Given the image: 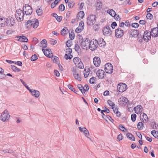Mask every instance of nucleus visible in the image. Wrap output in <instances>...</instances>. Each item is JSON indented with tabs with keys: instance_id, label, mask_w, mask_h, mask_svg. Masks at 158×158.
Wrapping results in <instances>:
<instances>
[{
	"instance_id": "1",
	"label": "nucleus",
	"mask_w": 158,
	"mask_h": 158,
	"mask_svg": "<svg viewBox=\"0 0 158 158\" xmlns=\"http://www.w3.org/2000/svg\"><path fill=\"white\" fill-rule=\"evenodd\" d=\"M89 48L92 51L95 50L98 46V40L95 39H93L89 41Z\"/></svg>"
},
{
	"instance_id": "2",
	"label": "nucleus",
	"mask_w": 158,
	"mask_h": 158,
	"mask_svg": "<svg viewBox=\"0 0 158 158\" xmlns=\"http://www.w3.org/2000/svg\"><path fill=\"white\" fill-rule=\"evenodd\" d=\"M25 13L23 11L20 9H19L16 10L15 16L17 20L20 22L23 19L24 15Z\"/></svg>"
},
{
	"instance_id": "3",
	"label": "nucleus",
	"mask_w": 158,
	"mask_h": 158,
	"mask_svg": "<svg viewBox=\"0 0 158 158\" xmlns=\"http://www.w3.org/2000/svg\"><path fill=\"white\" fill-rule=\"evenodd\" d=\"M25 6L23 7V11L26 15H30L32 13V10L31 7L29 5L26 4Z\"/></svg>"
},
{
	"instance_id": "4",
	"label": "nucleus",
	"mask_w": 158,
	"mask_h": 158,
	"mask_svg": "<svg viewBox=\"0 0 158 158\" xmlns=\"http://www.w3.org/2000/svg\"><path fill=\"white\" fill-rule=\"evenodd\" d=\"M96 16L94 15H90L87 18V23L88 25L92 26L96 22Z\"/></svg>"
},
{
	"instance_id": "5",
	"label": "nucleus",
	"mask_w": 158,
	"mask_h": 158,
	"mask_svg": "<svg viewBox=\"0 0 158 158\" xmlns=\"http://www.w3.org/2000/svg\"><path fill=\"white\" fill-rule=\"evenodd\" d=\"M105 70L106 73H112L113 71V67L112 64L110 63L106 64L105 65Z\"/></svg>"
},
{
	"instance_id": "6",
	"label": "nucleus",
	"mask_w": 158,
	"mask_h": 158,
	"mask_svg": "<svg viewBox=\"0 0 158 158\" xmlns=\"http://www.w3.org/2000/svg\"><path fill=\"white\" fill-rule=\"evenodd\" d=\"M10 117V115L8 113V110L6 109L4 110L1 116V120L3 122L8 120Z\"/></svg>"
},
{
	"instance_id": "7",
	"label": "nucleus",
	"mask_w": 158,
	"mask_h": 158,
	"mask_svg": "<svg viewBox=\"0 0 158 158\" xmlns=\"http://www.w3.org/2000/svg\"><path fill=\"white\" fill-rule=\"evenodd\" d=\"M117 88L119 92H123L127 90V86L125 83H121L118 85Z\"/></svg>"
},
{
	"instance_id": "8",
	"label": "nucleus",
	"mask_w": 158,
	"mask_h": 158,
	"mask_svg": "<svg viewBox=\"0 0 158 158\" xmlns=\"http://www.w3.org/2000/svg\"><path fill=\"white\" fill-rule=\"evenodd\" d=\"M149 31H144L143 36L142 37L146 42H148L151 38V34Z\"/></svg>"
},
{
	"instance_id": "9",
	"label": "nucleus",
	"mask_w": 158,
	"mask_h": 158,
	"mask_svg": "<svg viewBox=\"0 0 158 158\" xmlns=\"http://www.w3.org/2000/svg\"><path fill=\"white\" fill-rule=\"evenodd\" d=\"M124 31L121 28H118L116 29L115 31V36L118 38H121L124 35Z\"/></svg>"
},
{
	"instance_id": "10",
	"label": "nucleus",
	"mask_w": 158,
	"mask_h": 158,
	"mask_svg": "<svg viewBox=\"0 0 158 158\" xmlns=\"http://www.w3.org/2000/svg\"><path fill=\"white\" fill-rule=\"evenodd\" d=\"M102 31L104 35L107 36L110 34L111 31L109 27L106 26L103 28Z\"/></svg>"
},
{
	"instance_id": "11",
	"label": "nucleus",
	"mask_w": 158,
	"mask_h": 158,
	"mask_svg": "<svg viewBox=\"0 0 158 158\" xmlns=\"http://www.w3.org/2000/svg\"><path fill=\"white\" fill-rule=\"evenodd\" d=\"M9 20L7 18H0V25L1 27H5L9 23Z\"/></svg>"
},
{
	"instance_id": "12",
	"label": "nucleus",
	"mask_w": 158,
	"mask_h": 158,
	"mask_svg": "<svg viewBox=\"0 0 158 158\" xmlns=\"http://www.w3.org/2000/svg\"><path fill=\"white\" fill-rule=\"evenodd\" d=\"M150 32L153 37H156L158 36V27H154L151 29Z\"/></svg>"
},
{
	"instance_id": "13",
	"label": "nucleus",
	"mask_w": 158,
	"mask_h": 158,
	"mask_svg": "<svg viewBox=\"0 0 158 158\" xmlns=\"http://www.w3.org/2000/svg\"><path fill=\"white\" fill-rule=\"evenodd\" d=\"M140 118L143 123H146L148 121V117L144 113H141L140 115Z\"/></svg>"
},
{
	"instance_id": "14",
	"label": "nucleus",
	"mask_w": 158,
	"mask_h": 158,
	"mask_svg": "<svg viewBox=\"0 0 158 158\" xmlns=\"http://www.w3.org/2000/svg\"><path fill=\"white\" fill-rule=\"evenodd\" d=\"M139 32L138 30L132 29L130 32V36L131 37H136L138 36Z\"/></svg>"
},
{
	"instance_id": "15",
	"label": "nucleus",
	"mask_w": 158,
	"mask_h": 158,
	"mask_svg": "<svg viewBox=\"0 0 158 158\" xmlns=\"http://www.w3.org/2000/svg\"><path fill=\"white\" fill-rule=\"evenodd\" d=\"M105 73L102 69L98 70L96 73V75L99 79H103L104 77Z\"/></svg>"
},
{
	"instance_id": "16",
	"label": "nucleus",
	"mask_w": 158,
	"mask_h": 158,
	"mask_svg": "<svg viewBox=\"0 0 158 158\" xmlns=\"http://www.w3.org/2000/svg\"><path fill=\"white\" fill-rule=\"evenodd\" d=\"M94 64L96 67L99 66L101 63V60L100 58L98 56L94 57L93 59Z\"/></svg>"
},
{
	"instance_id": "17",
	"label": "nucleus",
	"mask_w": 158,
	"mask_h": 158,
	"mask_svg": "<svg viewBox=\"0 0 158 158\" xmlns=\"http://www.w3.org/2000/svg\"><path fill=\"white\" fill-rule=\"evenodd\" d=\"M89 42V40L87 38H86L85 41H82L81 42V44L82 48L84 49L86 48H87V46H88Z\"/></svg>"
},
{
	"instance_id": "18",
	"label": "nucleus",
	"mask_w": 158,
	"mask_h": 158,
	"mask_svg": "<svg viewBox=\"0 0 158 158\" xmlns=\"http://www.w3.org/2000/svg\"><path fill=\"white\" fill-rule=\"evenodd\" d=\"M29 92L33 96H35L36 98H37L40 96V93L38 90L32 89L31 90H29Z\"/></svg>"
},
{
	"instance_id": "19",
	"label": "nucleus",
	"mask_w": 158,
	"mask_h": 158,
	"mask_svg": "<svg viewBox=\"0 0 158 158\" xmlns=\"http://www.w3.org/2000/svg\"><path fill=\"white\" fill-rule=\"evenodd\" d=\"M143 107L141 105H137L134 108L135 113L137 114L140 113L142 111Z\"/></svg>"
},
{
	"instance_id": "20",
	"label": "nucleus",
	"mask_w": 158,
	"mask_h": 158,
	"mask_svg": "<svg viewBox=\"0 0 158 158\" xmlns=\"http://www.w3.org/2000/svg\"><path fill=\"white\" fill-rule=\"evenodd\" d=\"M98 42V45L101 47H104L106 45V43L102 38L99 39Z\"/></svg>"
},
{
	"instance_id": "21",
	"label": "nucleus",
	"mask_w": 158,
	"mask_h": 158,
	"mask_svg": "<svg viewBox=\"0 0 158 158\" xmlns=\"http://www.w3.org/2000/svg\"><path fill=\"white\" fill-rule=\"evenodd\" d=\"M73 73L74 78L78 81H81V76L78 74V73L76 70H74L73 71Z\"/></svg>"
},
{
	"instance_id": "22",
	"label": "nucleus",
	"mask_w": 158,
	"mask_h": 158,
	"mask_svg": "<svg viewBox=\"0 0 158 158\" xmlns=\"http://www.w3.org/2000/svg\"><path fill=\"white\" fill-rule=\"evenodd\" d=\"M102 4L101 2L100 1H98L95 4L97 10H101L102 7Z\"/></svg>"
},
{
	"instance_id": "23",
	"label": "nucleus",
	"mask_w": 158,
	"mask_h": 158,
	"mask_svg": "<svg viewBox=\"0 0 158 158\" xmlns=\"http://www.w3.org/2000/svg\"><path fill=\"white\" fill-rule=\"evenodd\" d=\"M85 14L83 11H81L79 12L77 15V18L78 19L80 20L82 19L84 16Z\"/></svg>"
},
{
	"instance_id": "24",
	"label": "nucleus",
	"mask_w": 158,
	"mask_h": 158,
	"mask_svg": "<svg viewBox=\"0 0 158 158\" xmlns=\"http://www.w3.org/2000/svg\"><path fill=\"white\" fill-rule=\"evenodd\" d=\"M68 30L66 27H65L61 31V34L62 35L65 36L69 32Z\"/></svg>"
},
{
	"instance_id": "25",
	"label": "nucleus",
	"mask_w": 158,
	"mask_h": 158,
	"mask_svg": "<svg viewBox=\"0 0 158 158\" xmlns=\"http://www.w3.org/2000/svg\"><path fill=\"white\" fill-rule=\"evenodd\" d=\"M19 38L18 40L20 41L25 42H27L28 41V39L26 37L22 35L19 37Z\"/></svg>"
},
{
	"instance_id": "26",
	"label": "nucleus",
	"mask_w": 158,
	"mask_h": 158,
	"mask_svg": "<svg viewBox=\"0 0 158 158\" xmlns=\"http://www.w3.org/2000/svg\"><path fill=\"white\" fill-rule=\"evenodd\" d=\"M90 71V70L88 68H87V69H86V68L85 69L84 72V75L85 78H86L88 76V75L89 74Z\"/></svg>"
},
{
	"instance_id": "27",
	"label": "nucleus",
	"mask_w": 158,
	"mask_h": 158,
	"mask_svg": "<svg viewBox=\"0 0 158 158\" xmlns=\"http://www.w3.org/2000/svg\"><path fill=\"white\" fill-rule=\"evenodd\" d=\"M42 50L43 51L45 55L47 57H49V58H51L52 57L53 54L52 53L50 54L48 52H47L45 50V49L43 48H42Z\"/></svg>"
},
{
	"instance_id": "28",
	"label": "nucleus",
	"mask_w": 158,
	"mask_h": 158,
	"mask_svg": "<svg viewBox=\"0 0 158 158\" xmlns=\"http://www.w3.org/2000/svg\"><path fill=\"white\" fill-rule=\"evenodd\" d=\"M107 12L113 17L116 15L115 11L113 9H110L107 11Z\"/></svg>"
},
{
	"instance_id": "29",
	"label": "nucleus",
	"mask_w": 158,
	"mask_h": 158,
	"mask_svg": "<svg viewBox=\"0 0 158 158\" xmlns=\"http://www.w3.org/2000/svg\"><path fill=\"white\" fill-rule=\"evenodd\" d=\"M127 138L129 139L130 140L134 141L135 140V137L131 134L130 133H127Z\"/></svg>"
},
{
	"instance_id": "30",
	"label": "nucleus",
	"mask_w": 158,
	"mask_h": 158,
	"mask_svg": "<svg viewBox=\"0 0 158 158\" xmlns=\"http://www.w3.org/2000/svg\"><path fill=\"white\" fill-rule=\"evenodd\" d=\"M121 103L122 102H124L123 104H124V105L127 104L129 101L128 99L124 97H122V98H121Z\"/></svg>"
},
{
	"instance_id": "31",
	"label": "nucleus",
	"mask_w": 158,
	"mask_h": 158,
	"mask_svg": "<svg viewBox=\"0 0 158 158\" xmlns=\"http://www.w3.org/2000/svg\"><path fill=\"white\" fill-rule=\"evenodd\" d=\"M41 46L43 48H46L47 46V42L46 40L44 39L41 42Z\"/></svg>"
},
{
	"instance_id": "32",
	"label": "nucleus",
	"mask_w": 158,
	"mask_h": 158,
	"mask_svg": "<svg viewBox=\"0 0 158 158\" xmlns=\"http://www.w3.org/2000/svg\"><path fill=\"white\" fill-rule=\"evenodd\" d=\"M69 37L71 40H73L75 37V34L74 31L72 30L71 32H69Z\"/></svg>"
},
{
	"instance_id": "33",
	"label": "nucleus",
	"mask_w": 158,
	"mask_h": 158,
	"mask_svg": "<svg viewBox=\"0 0 158 158\" xmlns=\"http://www.w3.org/2000/svg\"><path fill=\"white\" fill-rule=\"evenodd\" d=\"M34 22L33 21L32 22L31 20H29L27 22V23L26 24V26L27 28H30L33 24V22Z\"/></svg>"
},
{
	"instance_id": "34",
	"label": "nucleus",
	"mask_w": 158,
	"mask_h": 158,
	"mask_svg": "<svg viewBox=\"0 0 158 158\" xmlns=\"http://www.w3.org/2000/svg\"><path fill=\"white\" fill-rule=\"evenodd\" d=\"M144 127V124L142 123V122H139L137 124V128L139 130L143 129Z\"/></svg>"
},
{
	"instance_id": "35",
	"label": "nucleus",
	"mask_w": 158,
	"mask_h": 158,
	"mask_svg": "<svg viewBox=\"0 0 158 158\" xmlns=\"http://www.w3.org/2000/svg\"><path fill=\"white\" fill-rule=\"evenodd\" d=\"M35 22L33 23V27L34 28H36L39 25L38 20L37 19H35Z\"/></svg>"
},
{
	"instance_id": "36",
	"label": "nucleus",
	"mask_w": 158,
	"mask_h": 158,
	"mask_svg": "<svg viewBox=\"0 0 158 158\" xmlns=\"http://www.w3.org/2000/svg\"><path fill=\"white\" fill-rule=\"evenodd\" d=\"M75 5V2L73 1L70 0L69 2L68 3L69 7L70 8H73Z\"/></svg>"
},
{
	"instance_id": "37",
	"label": "nucleus",
	"mask_w": 158,
	"mask_h": 158,
	"mask_svg": "<svg viewBox=\"0 0 158 158\" xmlns=\"http://www.w3.org/2000/svg\"><path fill=\"white\" fill-rule=\"evenodd\" d=\"M11 68L12 70L15 72L17 71L18 72L20 71L21 70L20 69L18 68L16 66L13 65H11Z\"/></svg>"
},
{
	"instance_id": "38",
	"label": "nucleus",
	"mask_w": 158,
	"mask_h": 158,
	"mask_svg": "<svg viewBox=\"0 0 158 158\" xmlns=\"http://www.w3.org/2000/svg\"><path fill=\"white\" fill-rule=\"evenodd\" d=\"M68 87L71 90L73 91L74 93L77 94V93L76 90L75 88H73V86L71 85H68Z\"/></svg>"
},
{
	"instance_id": "39",
	"label": "nucleus",
	"mask_w": 158,
	"mask_h": 158,
	"mask_svg": "<svg viewBox=\"0 0 158 158\" xmlns=\"http://www.w3.org/2000/svg\"><path fill=\"white\" fill-rule=\"evenodd\" d=\"M108 104L111 106L112 107V109H114L115 106L114 103L111 101L108 100L107 101Z\"/></svg>"
},
{
	"instance_id": "40",
	"label": "nucleus",
	"mask_w": 158,
	"mask_h": 158,
	"mask_svg": "<svg viewBox=\"0 0 158 158\" xmlns=\"http://www.w3.org/2000/svg\"><path fill=\"white\" fill-rule=\"evenodd\" d=\"M119 129L122 131L124 132H126L127 131V129H125L124 127H123L122 125L120 124L119 125Z\"/></svg>"
},
{
	"instance_id": "41",
	"label": "nucleus",
	"mask_w": 158,
	"mask_h": 158,
	"mask_svg": "<svg viewBox=\"0 0 158 158\" xmlns=\"http://www.w3.org/2000/svg\"><path fill=\"white\" fill-rule=\"evenodd\" d=\"M36 11L38 16H41L42 15L43 11L42 9L39 8L38 9L36 10Z\"/></svg>"
},
{
	"instance_id": "42",
	"label": "nucleus",
	"mask_w": 158,
	"mask_h": 158,
	"mask_svg": "<svg viewBox=\"0 0 158 158\" xmlns=\"http://www.w3.org/2000/svg\"><path fill=\"white\" fill-rule=\"evenodd\" d=\"M73 61L75 64H77L80 61H81V59L78 57H75L73 60Z\"/></svg>"
},
{
	"instance_id": "43",
	"label": "nucleus",
	"mask_w": 158,
	"mask_h": 158,
	"mask_svg": "<svg viewBox=\"0 0 158 158\" xmlns=\"http://www.w3.org/2000/svg\"><path fill=\"white\" fill-rule=\"evenodd\" d=\"M9 23L8 24H9L10 26H13L15 23L14 19L13 18H11L9 19Z\"/></svg>"
},
{
	"instance_id": "44",
	"label": "nucleus",
	"mask_w": 158,
	"mask_h": 158,
	"mask_svg": "<svg viewBox=\"0 0 158 158\" xmlns=\"http://www.w3.org/2000/svg\"><path fill=\"white\" fill-rule=\"evenodd\" d=\"M83 30V28L82 27H81L80 26H79L75 29V32L77 33H79L81 32Z\"/></svg>"
},
{
	"instance_id": "45",
	"label": "nucleus",
	"mask_w": 158,
	"mask_h": 158,
	"mask_svg": "<svg viewBox=\"0 0 158 158\" xmlns=\"http://www.w3.org/2000/svg\"><path fill=\"white\" fill-rule=\"evenodd\" d=\"M65 9V6L63 4H60L59 6V10L61 11H63Z\"/></svg>"
},
{
	"instance_id": "46",
	"label": "nucleus",
	"mask_w": 158,
	"mask_h": 158,
	"mask_svg": "<svg viewBox=\"0 0 158 158\" xmlns=\"http://www.w3.org/2000/svg\"><path fill=\"white\" fill-rule=\"evenodd\" d=\"M136 115L135 114H132L131 115V120L134 122H135L136 119Z\"/></svg>"
},
{
	"instance_id": "47",
	"label": "nucleus",
	"mask_w": 158,
	"mask_h": 158,
	"mask_svg": "<svg viewBox=\"0 0 158 158\" xmlns=\"http://www.w3.org/2000/svg\"><path fill=\"white\" fill-rule=\"evenodd\" d=\"M37 59L38 57L37 55L35 54H34L32 56L31 60V61H33L36 60Z\"/></svg>"
},
{
	"instance_id": "48",
	"label": "nucleus",
	"mask_w": 158,
	"mask_h": 158,
	"mask_svg": "<svg viewBox=\"0 0 158 158\" xmlns=\"http://www.w3.org/2000/svg\"><path fill=\"white\" fill-rule=\"evenodd\" d=\"M66 46L68 47H70L72 44V42L70 40H68L66 43Z\"/></svg>"
},
{
	"instance_id": "49",
	"label": "nucleus",
	"mask_w": 158,
	"mask_h": 158,
	"mask_svg": "<svg viewBox=\"0 0 158 158\" xmlns=\"http://www.w3.org/2000/svg\"><path fill=\"white\" fill-rule=\"evenodd\" d=\"M77 88L80 89L82 94H83L84 90L81 84H78L77 85Z\"/></svg>"
},
{
	"instance_id": "50",
	"label": "nucleus",
	"mask_w": 158,
	"mask_h": 158,
	"mask_svg": "<svg viewBox=\"0 0 158 158\" xmlns=\"http://www.w3.org/2000/svg\"><path fill=\"white\" fill-rule=\"evenodd\" d=\"M146 17L147 19H152L153 18V16L151 14L148 13L146 15Z\"/></svg>"
},
{
	"instance_id": "51",
	"label": "nucleus",
	"mask_w": 158,
	"mask_h": 158,
	"mask_svg": "<svg viewBox=\"0 0 158 158\" xmlns=\"http://www.w3.org/2000/svg\"><path fill=\"white\" fill-rule=\"evenodd\" d=\"M131 26L132 27L136 28L139 27V24L137 23H133L131 24Z\"/></svg>"
},
{
	"instance_id": "52",
	"label": "nucleus",
	"mask_w": 158,
	"mask_h": 158,
	"mask_svg": "<svg viewBox=\"0 0 158 158\" xmlns=\"http://www.w3.org/2000/svg\"><path fill=\"white\" fill-rule=\"evenodd\" d=\"M6 75L4 74L2 71L0 72V79H2L4 78L5 77Z\"/></svg>"
},
{
	"instance_id": "53",
	"label": "nucleus",
	"mask_w": 158,
	"mask_h": 158,
	"mask_svg": "<svg viewBox=\"0 0 158 158\" xmlns=\"http://www.w3.org/2000/svg\"><path fill=\"white\" fill-rule=\"evenodd\" d=\"M89 89V86L87 84L85 85L83 88V89L84 90L83 93H85L84 91H87Z\"/></svg>"
},
{
	"instance_id": "54",
	"label": "nucleus",
	"mask_w": 158,
	"mask_h": 158,
	"mask_svg": "<svg viewBox=\"0 0 158 158\" xmlns=\"http://www.w3.org/2000/svg\"><path fill=\"white\" fill-rule=\"evenodd\" d=\"M77 66L79 68L82 69L83 68L84 66L83 64L82 63H80V61L79 62V63L78 62L77 64Z\"/></svg>"
},
{
	"instance_id": "55",
	"label": "nucleus",
	"mask_w": 158,
	"mask_h": 158,
	"mask_svg": "<svg viewBox=\"0 0 158 158\" xmlns=\"http://www.w3.org/2000/svg\"><path fill=\"white\" fill-rule=\"evenodd\" d=\"M75 51L78 52L80 49V48L79 46L77 44H76L75 45Z\"/></svg>"
},
{
	"instance_id": "56",
	"label": "nucleus",
	"mask_w": 158,
	"mask_h": 158,
	"mask_svg": "<svg viewBox=\"0 0 158 158\" xmlns=\"http://www.w3.org/2000/svg\"><path fill=\"white\" fill-rule=\"evenodd\" d=\"M95 78L94 77H92L90 78L89 80V82L91 84H94L95 81Z\"/></svg>"
},
{
	"instance_id": "57",
	"label": "nucleus",
	"mask_w": 158,
	"mask_h": 158,
	"mask_svg": "<svg viewBox=\"0 0 158 158\" xmlns=\"http://www.w3.org/2000/svg\"><path fill=\"white\" fill-rule=\"evenodd\" d=\"M116 26H117V24L115 22H113L111 24V27L113 29H114Z\"/></svg>"
},
{
	"instance_id": "58",
	"label": "nucleus",
	"mask_w": 158,
	"mask_h": 158,
	"mask_svg": "<svg viewBox=\"0 0 158 158\" xmlns=\"http://www.w3.org/2000/svg\"><path fill=\"white\" fill-rule=\"evenodd\" d=\"M59 59L58 57L56 56H55L54 58L53 59V61L55 63H57Z\"/></svg>"
},
{
	"instance_id": "59",
	"label": "nucleus",
	"mask_w": 158,
	"mask_h": 158,
	"mask_svg": "<svg viewBox=\"0 0 158 158\" xmlns=\"http://www.w3.org/2000/svg\"><path fill=\"white\" fill-rule=\"evenodd\" d=\"M14 32V31L12 30H9L7 31L6 33L7 35H10L12 34Z\"/></svg>"
},
{
	"instance_id": "60",
	"label": "nucleus",
	"mask_w": 158,
	"mask_h": 158,
	"mask_svg": "<svg viewBox=\"0 0 158 158\" xmlns=\"http://www.w3.org/2000/svg\"><path fill=\"white\" fill-rule=\"evenodd\" d=\"M117 139L119 141L123 139V136L121 134H119L117 136Z\"/></svg>"
},
{
	"instance_id": "61",
	"label": "nucleus",
	"mask_w": 158,
	"mask_h": 158,
	"mask_svg": "<svg viewBox=\"0 0 158 158\" xmlns=\"http://www.w3.org/2000/svg\"><path fill=\"white\" fill-rule=\"evenodd\" d=\"M124 24L126 27H130V23L129 21L128 20H127L126 21H125L124 23Z\"/></svg>"
},
{
	"instance_id": "62",
	"label": "nucleus",
	"mask_w": 158,
	"mask_h": 158,
	"mask_svg": "<svg viewBox=\"0 0 158 158\" xmlns=\"http://www.w3.org/2000/svg\"><path fill=\"white\" fill-rule=\"evenodd\" d=\"M84 23L83 21H81L79 23V26L80 27H82L83 29H84Z\"/></svg>"
},
{
	"instance_id": "63",
	"label": "nucleus",
	"mask_w": 158,
	"mask_h": 158,
	"mask_svg": "<svg viewBox=\"0 0 158 158\" xmlns=\"http://www.w3.org/2000/svg\"><path fill=\"white\" fill-rule=\"evenodd\" d=\"M62 17L61 16H58L56 18V19L57 21L58 22H60L61 21L62 19Z\"/></svg>"
},
{
	"instance_id": "64",
	"label": "nucleus",
	"mask_w": 158,
	"mask_h": 158,
	"mask_svg": "<svg viewBox=\"0 0 158 158\" xmlns=\"http://www.w3.org/2000/svg\"><path fill=\"white\" fill-rule=\"evenodd\" d=\"M54 73L57 77H59L60 76V74L58 71L55 70H54Z\"/></svg>"
}]
</instances>
